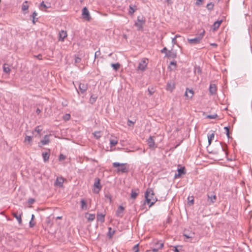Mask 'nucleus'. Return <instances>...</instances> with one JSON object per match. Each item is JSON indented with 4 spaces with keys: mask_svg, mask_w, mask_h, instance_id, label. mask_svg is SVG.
Masks as SVG:
<instances>
[{
    "mask_svg": "<svg viewBox=\"0 0 252 252\" xmlns=\"http://www.w3.org/2000/svg\"><path fill=\"white\" fill-rule=\"evenodd\" d=\"M36 112L37 114H39L41 112V111L39 108H37L36 110Z\"/></svg>",
    "mask_w": 252,
    "mask_h": 252,
    "instance_id": "63",
    "label": "nucleus"
},
{
    "mask_svg": "<svg viewBox=\"0 0 252 252\" xmlns=\"http://www.w3.org/2000/svg\"><path fill=\"white\" fill-rule=\"evenodd\" d=\"M105 214L102 213H97V220L101 222H104L105 221Z\"/></svg>",
    "mask_w": 252,
    "mask_h": 252,
    "instance_id": "18",
    "label": "nucleus"
},
{
    "mask_svg": "<svg viewBox=\"0 0 252 252\" xmlns=\"http://www.w3.org/2000/svg\"><path fill=\"white\" fill-rule=\"evenodd\" d=\"M172 42L173 44H176V43H177L176 39L174 37L173 38H172Z\"/></svg>",
    "mask_w": 252,
    "mask_h": 252,
    "instance_id": "58",
    "label": "nucleus"
},
{
    "mask_svg": "<svg viewBox=\"0 0 252 252\" xmlns=\"http://www.w3.org/2000/svg\"><path fill=\"white\" fill-rule=\"evenodd\" d=\"M133 250L134 252H139L138 244H137L133 247Z\"/></svg>",
    "mask_w": 252,
    "mask_h": 252,
    "instance_id": "48",
    "label": "nucleus"
},
{
    "mask_svg": "<svg viewBox=\"0 0 252 252\" xmlns=\"http://www.w3.org/2000/svg\"><path fill=\"white\" fill-rule=\"evenodd\" d=\"M95 214H89L88 213H86L85 214V218L89 221H93L95 219Z\"/></svg>",
    "mask_w": 252,
    "mask_h": 252,
    "instance_id": "19",
    "label": "nucleus"
},
{
    "mask_svg": "<svg viewBox=\"0 0 252 252\" xmlns=\"http://www.w3.org/2000/svg\"><path fill=\"white\" fill-rule=\"evenodd\" d=\"M184 236H185L186 238H191L193 237L194 233H189V234H187L186 233H184Z\"/></svg>",
    "mask_w": 252,
    "mask_h": 252,
    "instance_id": "39",
    "label": "nucleus"
},
{
    "mask_svg": "<svg viewBox=\"0 0 252 252\" xmlns=\"http://www.w3.org/2000/svg\"><path fill=\"white\" fill-rule=\"evenodd\" d=\"M42 130V129L41 128L40 126H37L35 128V131H36L38 134L40 133Z\"/></svg>",
    "mask_w": 252,
    "mask_h": 252,
    "instance_id": "43",
    "label": "nucleus"
},
{
    "mask_svg": "<svg viewBox=\"0 0 252 252\" xmlns=\"http://www.w3.org/2000/svg\"><path fill=\"white\" fill-rule=\"evenodd\" d=\"M36 57L39 60H42V55L40 54H39Z\"/></svg>",
    "mask_w": 252,
    "mask_h": 252,
    "instance_id": "62",
    "label": "nucleus"
},
{
    "mask_svg": "<svg viewBox=\"0 0 252 252\" xmlns=\"http://www.w3.org/2000/svg\"><path fill=\"white\" fill-rule=\"evenodd\" d=\"M221 23H222V20L217 21L215 22L213 24L214 30L215 31L217 29H218L219 28V27L220 26V25L221 24Z\"/></svg>",
    "mask_w": 252,
    "mask_h": 252,
    "instance_id": "28",
    "label": "nucleus"
},
{
    "mask_svg": "<svg viewBox=\"0 0 252 252\" xmlns=\"http://www.w3.org/2000/svg\"><path fill=\"white\" fill-rule=\"evenodd\" d=\"M148 144L149 147L151 149H154L156 148L155 141L153 139V137L150 136L148 139Z\"/></svg>",
    "mask_w": 252,
    "mask_h": 252,
    "instance_id": "15",
    "label": "nucleus"
},
{
    "mask_svg": "<svg viewBox=\"0 0 252 252\" xmlns=\"http://www.w3.org/2000/svg\"><path fill=\"white\" fill-rule=\"evenodd\" d=\"M214 138V133H212V134H210L209 135H208V143H209V145L211 144V143L212 141L213 140Z\"/></svg>",
    "mask_w": 252,
    "mask_h": 252,
    "instance_id": "38",
    "label": "nucleus"
},
{
    "mask_svg": "<svg viewBox=\"0 0 252 252\" xmlns=\"http://www.w3.org/2000/svg\"><path fill=\"white\" fill-rule=\"evenodd\" d=\"M217 201V196L213 193H209L207 194V200L206 205L210 206L213 205Z\"/></svg>",
    "mask_w": 252,
    "mask_h": 252,
    "instance_id": "3",
    "label": "nucleus"
},
{
    "mask_svg": "<svg viewBox=\"0 0 252 252\" xmlns=\"http://www.w3.org/2000/svg\"><path fill=\"white\" fill-rule=\"evenodd\" d=\"M145 197L146 201L149 204V207L153 206L158 200L152 188L147 189L145 193Z\"/></svg>",
    "mask_w": 252,
    "mask_h": 252,
    "instance_id": "1",
    "label": "nucleus"
},
{
    "mask_svg": "<svg viewBox=\"0 0 252 252\" xmlns=\"http://www.w3.org/2000/svg\"><path fill=\"white\" fill-rule=\"evenodd\" d=\"M49 142V135H46L44 136V139L41 140V143L42 145H47Z\"/></svg>",
    "mask_w": 252,
    "mask_h": 252,
    "instance_id": "25",
    "label": "nucleus"
},
{
    "mask_svg": "<svg viewBox=\"0 0 252 252\" xmlns=\"http://www.w3.org/2000/svg\"><path fill=\"white\" fill-rule=\"evenodd\" d=\"M12 215L14 218H15L17 219V220L18 221L19 224H21L22 222V218H21L22 214L18 215L17 213L14 212V213H12Z\"/></svg>",
    "mask_w": 252,
    "mask_h": 252,
    "instance_id": "20",
    "label": "nucleus"
},
{
    "mask_svg": "<svg viewBox=\"0 0 252 252\" xmlns=\"http://www.w3.org/2000/svg\"><path fill=\"white\" fill-rule=\"evenodd\" d=\"M96 98H97V96L94 95V94H92L91 96V97H90V102L91 103V104H93L94 103L95 101H96Z\"/></svg>",
    "mask_w": 252,
    "mask_h": 252,
    "instance_id": "34",
    "label": "nucleus"
},
{
    "mask_svg": "<svg viewBox=\"0 0 252 252\" xmlns=\"http://www.w3.org/2000/svg\"><path fill=\"white\" fill-rule=\"evenodd\" d=\"M205 33V31L203 30L202 32H201L199 36H201V39H202L203 36H204Z\"/></svg>",
    "mask_w": 252,
    "mask_h": 252,
    "instance_id": "60",
    "label": "nucleus"
},
{
    "mask_svg": "<svg viewBox=\"0 0 252 252\" xmlns=\"http://www.w3.org/2000/svg\"><path fill=\"white\" fill-rule=\"evenodd\" d=\"M217 117V114H215L214 115H208L206 116V118L211 119H216Z\"/></svg>",
    "mask_w": 252,
    "mask_h": 252,
    "instance_id": "41",
    "label": "nucleus"
},
{
    "mask_svg": "<svg viewBox=\"0 0 252 252\" xmlns=\"http://www.w3.org/2000/svg\"><path fill=\"white\" fill-rule=\"evenodd\" d=\"M214 4L213 2L208 3L207 4L206 7L209 10H212L214 8Z\"/></svg>",
    "mask_w": 252,
    "mask_h": 252,
    "instance_id": "36",
    "label": "nucleus"
},
{
    "mask_svg": "<svg viewBox=\"0 0 252 252\" xmlns=\"http://www.w3.org/2000/svg\"><path fill=\"white\" fill-rule=\"evenodd\" d=\"M70 118V115L69 114H65L63 117V119L65 121L69 120Z\"/></svg>",
    "mask_w": 252,
    "mask_h": 252,
    "instance_id": "45",
    "label": "nucleus"
},
{
    "mask_svg": "<svg viewBox=\"0 0 252 252\" xmlns=\"http://www.w3.org/2000/svg\"><path fill=\"white\" fill-rule=\"evenodd\" d=\"M111 65L113 67V68L116 71L118 70L120 67V64L119 63H112Z\"/></svg>",
    "mask_w": 252,
    "mask_h": 252,
    "instance_id": "33",
    "label": "nucleus"
},
{
    "mask_svg": "<svg viewBox=\"0 0 252 252\" xmlns=\"http://www.w3.org/2000/svg\"><path fill=\"white\" fill-rule=\"evenodd\" d=\"M110 146L113 147L118 143V141L115 139H110Z\"/></svg>",
    "mask_w": 252,
    "mask_h": 252,
    "instance_id": "40",
    "label": "nucleus"
},
{
    "mask_svg": "<svg viewBox=\"0 0 252 252\" xmlns=\"http://www.w3.org/2000/svg\"><path fill=\"white\" fill-rule=\"evenodd\" d=\"M218 146L221 152H224L226 155H227V152L226 151V148H227V146L226 145L225 146V147H224L221 145V143H220Z\"/></svg>",
    "mask_w": 252,
    "mask_h": 252,
    "instance_id": "29",
    "label": "nucleus"
},
{
    "mask_svg": "<svg viewBox=\"0 0 252 252\" xmlns=\"http://www.w3.org/2000/svg\"><path fill=\"white\" fill-rule=\"evenodd\" d=\"M29 225L31 227H32L34 226L35 223L32 222V220H31L30 222Z\"/></svg>",
    "mask_w": 252,
    "mask_h": 252,
    "instance_id": "56",
    "label": "nucleus"
},
{
    "mask_svg": "<svg viewBox=\"0 0 252 252\" xmlns=\"http://www.w3.org/2000/svg\"><path fill=\"white\" fill-rule=\"evenodd\" d=\"M3 71L6 73H9L11 70L10 68L9 67L8 65L7 64H4L3 66Z\"/></svg>",
    "mask_w": 252,
    "mask_h": 252,
    "instance_id": "30",
    "label": "nucleus"
},
{
    "mask_svg": "<svg viewBox=\"0 0 252 252\" xmlns=\"http://www.w3.org/2000/svg\"><path fill=\"white\" fill-rule=\"evenodd\" d=\"M28 1L26 0L25 1L22 5V11L24 12V14H26L28 13L27 11L29 8V5L28 4Z\"/></svg>",
    "mask_w": 252,
    "mask_h": 252,
    "instance_id": "16",
    "label": "nucleus"
},
{
    "mask_svg": "<svg viewBox=\"0 0 252 252\" xmlns=\"http://www.w3.org/2000/svg\"><path fill=\"white\" fill-rule=\"evenodd\" d=\"M169 50H167V49L166 48V47H164L161 50V53H165V54H166V53Z\"/></svg>",
    "mask_w": 252,
    "mask_h": 252,
    "instance_id": "53",
    "label": "nucleus"
},
{
    "mask_svg": "<svg viewBox=\"0 0 252 252\" xmlns=\"http://www.w3.org/2000/svg\"><path fill=\"white\" fill-rule=\"evenodd\" d=\"M186 174L185 168L184 167H182L178 169V173L175 174L174 178H180L182 175H184Z\"/></svg>",
    "mask_w": 252,
    "mask_h": 252,
    "instance_id": "13",
    "label": "nucleus"
},
{
    "mask_svg": "<svg viewBox=\"0 0 252 252\" xmlns=\"http://www.w3.org/2000/svg\"><path fill=\"white\" fill-rule=\"evenodd\" d=\"M65 158H66V157L64 155H63V154H60V155L59 156V159L60 161L63 160L65 159Z\"/></svg>",
    "mask_w": 252,
    "mask_h": 252,
    "instance_id": "49",
    "label": "nucleus"
},
{
    "mask_svg": "<svg viewBox=\"0 0 252 252\" xmlns=\"http://www.w3.org/2000/svg\"><path fill=\"white\" fill-rule=\"evenodd\" d=\"M153 252H158V249H154L152 250Z\"/></svg>",
    "mask_w": 252,
    "mask_h": 252,
    "instance_id": "64",
    "label": "nucleus"
},
{
    "mask_svg": "<svg viewBox=\"0 0 252 252\" xmlns=\"http://www.w3.org/2000/svg\"><path fill=\"white\" fill-rule=\"evenodd\" d=\"M35 202V199L33 198H30L28 200V203L29 204H32Z\"/></svg>",
    "mask_w": 252,
    "mask_h": 252,
    "instance_id": "52",
    "label": "nucleus"
},
{
    "mask_svg": "<svg viewBox=\"0 0 252 252\" xmlns=\"http://www.w3.org/2000/svg\"><path fill=\"white\" fill-rule=\"evenodd\" d=\"M108 230V236L110 238H111L115 234V231L113 230L111 227H109Z\"/></svg>",
    "mask_w": 252,
    "mask_h": 252,
    "instance_id": "31",
    "label": "nucleus"
},
{
    "mask_svg": "<svg viewBox=\"0 0 252 252\" xmlns=\"http://www.w3.org/2000/svg\"><path fill=\"white\" fill-rule=\"evenodd\" d=\"M203 0H197L196 1V4L197 5H199L201 4Z\"/></svg>",
    "mask_w": 252,
    "mask_h": 252,
    "instance_id": "55",
    "label": "nucleus"
},
{
    "mask_svg": "<svg viewBox=\"0 0 252 252\" xmlns=\"http://www.w3.org/2000/svg\"><path fill=\"white\" fill-rule=\"evenodd\" d=\"M82 17L83 19L88 21H89L91 19L89 11L86 7H84L82 9Z\"/></svg>",
    "mask_w": 252,
    "mask_h": 252,
    "instance_id": "6",
    "label": "nucleus"
},
{
    "mask_svg": "<svg viewBox=\"0 0 252 252\" xmlns=\"http://www.w3.org/2000/svg\"><path fill=\"white\" fill-rule=\"evenodd\" d=\"M174 252H180L179 250L177 249V246H175V247H174Z\"/></svg>",
    "mask_w": 252,
    "mask_h": 252,
    "instance_id": "61",
    "label": "nucleus"
},
{
    "mask_svg": "<svg viewBox=\"0 0 252 252\" xmlns=\"http://www.w3.org/2000/svg\"><path fill=\"white\" fill-rule=\"evenodd\" d=\"M100 179L98 178H96L94 179V191L95 193H98L99 191L101 190L102 186L100 185Z\"/></svg>",
    "mask_w": 252,
    "mask_h": 252,
    "instance_id": "5",
    "label": "nucleus"
},
{
    "mask_svg": "<svg viewBox=\"0 0 252 252\" xmlns=\"http://www.w3.org/2000/svg\"><path fill=\"white\" fill-rule=\"evenodd\" d=\"M134 124V122H132L131 121L128 120L127 122V125L129 126H133Z\"/></svg>",
    "mask_w": 252,
    "mask_h": 252,
    "instance_id": "54",
    "label": "nucleus"
},
{
    "mask_svg": "<svg viewBox=\"0 0 252 252\" xmlns=\"http://www.w3.org/2000/svg\"><path fill=\"white\" fill-rule=\"evenodd\" d=\"M216 91H217V89H216V87L215 85L214 84H211L210 85V87H209L210 93L212 94H215Z\"/></svg>",
    "mask_w": 252,
    "mask_h": 252,
    "instance_id": "24",
    "label": "nucleus"
},
{
    "mask_svg": "<svg viewBox=\"0 0 252 252\" xmlns=\"http://www.w3.org/2000/svg\"><path fill=\"white\" fill-rule=\"evenodd\" d=\"M145 23V19L143 17L138 16L137 21L135 22V26L137 28L138 30L142 29L143 25Z\"/></svg>",
    "mask_w": 252,
    "mask_h": 252,
    "instance_id": "4",
    "label": "nucleus"
},
{
    "mask_svg": "<svg viewBox=\"0 0 252 252\" xmlns=\"http://www.w3.org/2000/svg\"><path fill=\"white\" fill-rule=\"evenodd\" d=\"M139 193V191L138 189H132L131 192V198L133 199H135Z\"/></svg>",
    "mask_w": 252,
    "mask_h": 252,
    "instance_id": "17",
    "label": "nucleus"
},
{
    "mask_svg": "<svg viewBox=\"0 0 252 252\" xmlns=\"http://www.w3.org/2000/svg\"><path fill=\"white\" fill-rule=\"evenodd\" d=\"M81 207L82 210H86L87 208V204L86 201L84 199L81 200Z\"/></svg>",
    "mask_w": 252,
    "mask_h": 252,
    "instance_id": "26",
    "label": "nucleus"
},
{
    "mask_svg": "<svg viewBox=\"0 0 252 252\" xmlns=\"http://www.w3.org/2000/svg\"><path fill=\"white\" fill-rule=\"evenodd\" d=\"M79 89L81 93L84 94L88 89V84L80 83L79 85Z\"/></svg>",
    "mask_w": 252,
    "mask_h": 252,
    "instance_id": "12",
    "label": "nucleus"
},
{
    "mask_svg": "<svg viewBox=\"0 0 252 252\" xmlns=\"http://www.w3.org/2000/svg\"><path fill=\"white\" fill-rule=\"evenodd\" d=\"M129 10L128 11V13L129 14L132 15L136 10V6L131 4L129 5Z\"/></svg>",
    "mask_w": 252,
    "mask_h": 252,
    "instance_id": "27",
    "label": "nucleus"
},
{
    "mask_svg": "<svg viewBox=\"0 0 252 252\" xmlns=\"http://www.w3.org/2000/svg\"><path fill=\"white\" fill-rule=\"evenodd\" d=\"M157 245H158V249H161L163 247V246H164V244L163 243H157L156 244Z\"/></svg>",
    "mask_w": 252,
    "mask_h": 252,
    "instance_id": "50",
    "label": "nucleus"
},
{
    "mask_svg": "<svg viewBox=\"0 0 252 252\" xmlns=\"http://www.w3.org/2000/svg\"><path fill=\"white\" fill-rule=\"evenodd\" d=\"M201 40V36H197L194 38H188V40L190 44H197L200 43Z\"/></svg>",
    "mask_w": 252,
    "mask_h": 252,
    "instance_id": "9",
    "label": "nucleus"
},
{
    "mask_svg": "<svg viewBox=\"0 0 252 252\" xmlns=\"http://www.w3.org/2000/svg\"><path fill=\"white\" fill-rule=\"evenodd\" d=\"M125 208L122 206H119L116 212V216L118 217L122 218L123 216Z\"/></svg>",
    "mask_w": 252,
    "mask_h": 252,
    "instance_id": "10",
    "label": "nucleus"
},
{
    "mask_svg": "<svg viewBox=\"0 0 252 252\" xmlns=\"http://www.w3.org/2000/svg\"><path fill=\"white\" fill-rule=\"evenodd\" d=\"M165 57L169 59H175L177 57L176 51L173 50H169L165 55Z\"/></svg>",
    "mask_w": 252,
    "mask_h": 252,
    "instance_id": "8",
    "label": "nucleus"
},
{
    "mask_svg": "<svg viewBox=\"0 0 252 252\" xmlns=\"http://www.w3.org/2000/svg\"><path fill=\"white\" fill-rule=\"evenodd\" d=\"M94 136L96 139H99L101 136V132L100 131H95L94 133Z\"/></svg>",
    "mask_w": 252,
    "mask_h": 252,
    "instance_id": "37",
    "label": "nucleus"
},
{
    "mask_svg": "<svg viewBox=\"0 0 252 252\" xmlns=\"http://www.w3.org/2000/svg\"><path fill=\"white\" fill-rule=\"evenodd\" d=\"M148 60L147 59H143L139 63L138 66V69L141 70H144L148 64Z\"/></svg>",
    "mask_w": 252,
    "mask_h": 252,
    "instance_id": "7",
    "label": "nucleus"
},
{
    "mask_svg": "<svg viewBox=\"0 0 252 252\" xmlns=\"http://www.w3.org/2000/svg\"><path fill=\"white\" fill-rule=\"evenodd\" d=\"M100 51H99V50H98V51H96V52L95 53V55H94V58H95V59L96 58V57H97V56H98V55H100Z\"/></svg>",
    "mask_w": 252,
    "mask_h": 252,
    "instance_id": "57",
    "label": "nucleus"
},
{
    "mask_svg": "<svg viewBox=\"0 0 252 252\" xmlns=\"http://www.w3.org/2000/svg\"><path fill=\"white\" fill-rule=\"evenodd\" d=\"M81 59L80 58H79L78 57H76L75 59V63H78L80 62Z\"/></svg>",
    "mask_w": 252,
    "mask_h": 252,
    "instance_id": "51",
    "label": "nucleus"
},
{
    "mask_svg": "<svg viewBox=\"0 0 252 252\" xmlns=\"http://www.w3.org/2000/svg\"><path fill=\"white\" fill-rule=\"evenodd\" d=\"M105 201L109 202V203L111 202L112 198L111 195L109 193H106L105 194Z\"/></svg>",
    "mask_w": 252,
    "mask_h": 252,
    "instance_id": "32",
    "label": "nucleus"
},
{
    "mask_svg": "<svg viewBox=\"0 0 252 252\" xmlns=\"http://www.w3.org/2000/svg\"><path fill=\"white\" fill-rule=\"evenodd\" d=\"M114 167H118L117 172L127 173L128 171V166L126 163H120L119 162L113 163Z\"/></svg>",
    "mask_w": 252,
    "mask_h": 252,
    "instance_id": "2",
    "label": "nucleus"
},
{
    "mask_svg": "<svg viewBox=\"0 0 252 252\" xmlns=\"http://www.w3.org/2000/svg\"><path fill=\"white\" fill-rule=\"evenodd\" d=\"M37 15V13L36 12V11H34L32 15V23L34 24L37 21V18H35Z\"/></svg>",
    "mask_w": 252,
    "mask_h": 252,
    "instance_id": "35",
    "label": "nucleus"
},
{
    "mask_svg": "<svg viewBox=\"0 0 252 252\" xmlns=\"http://www.w3.org/2000/svg\"><path fill=\"white\" fill-rule=\"evenodd\" d=\"M42 156L45 162H47L49 160L50 157V153L49 152H43L42 154Z\"/></svg>",
    "mask_w": 252,
    "mask_h": 252,
    "instance_id": "21",
    "label": "nucleus"
},
{
    "mask_svg": "<svg viewBox=\"0 0 252 252\" xmlns=\"http://www.w3.org/2000/svg\"><path fill=\"white\" fill-rule=\"evenodd\" d=\"M193 95V91L187 88L185 93V95L188 97L191 98Z\"/></svg>",
    "mask_w": 252,
    "mask_h": 252,
    "instance_id": "23",
    "label": "nucleus"
},
{
    "mask_svg": "<svg viewBox=\"0 0 252 252\" xmlns=\"http://www.w3.org/2000/svg\"><path fill=\"white\" fill-rule=\"evenodd\" d=\"M224 129L225 130V131H226V134L227 136V137L228 138H229V128L227 127V126H225L224 127Z\"/></svg>",
    "mask_w": 252,
    "mask_h": 252,
    "instance_id": "46",
    "label": "nucleus"
},
{
    "mask_svg": "<svg viewBox=\"0 0 252 252\" xmlns=\"http://www.w3.org/2000/svg\"><path fill=\"white\" fill-rule=\"evenodd\" d=\"M195 72H197L198 74L201 73V69L199 66L196 67L195 70Z\"/></svg>",
    "mask_w": 252,
    "mask_h": 252,
    "instance_id": "47",
    "label": "nucleus"
},
{
    "mask_svg": "<svg viewBox=\"0 0 252 252\" xmlns=\"http://www.w3.org/2000/svg\"><path fill=\"white\" fill-rule=\"evenodd\" d=\"M67 34L66 31L62 30L59 33V40L63 41L64 39L67 36Z\"/></svg>",
    "mask_w": 252,
    "mask_h": 252,
    "instance_id": "14",
    "label": "nucleus"
},
{
    "mask_svg": "<svg viewBox=\"0 0 252 252\" xmlns=\"http://www.w3.org/2000/svg\"><path fill=\"white\" fill-rule=\"evenodd\" d=\"M170 64V65H173L175 67H176V62H175V61L171 62Z\"/></svg>",
    "mask_w": 252,
    "mask_h": 252,
    "instance_id": "59",
    "label": "nucleus"
},
{
    "mask_svg": "<svg viewBox=\"0 0 252 252\" xmlns=\"http://www.w3.org/2000/svg\"><path fill=\"white\" fill-rule=\"evenodd\" d=\"M32 137L30 136H26L25 138V142H28L30 143L32 141Z\"/></svg>",
    "mask_w": 252,
    "mask_h": 252,
    "instance_id": "42",
    "label": "nucleus"
},
{
    "mask_svg": "<svg viewBox=\"0 0 252 252\" xmlns=\"http://www.w3.org/2000/svg\"><path fill=\"white\" fill-rule=\"evenodd\" d=\"M42 7H43L44 8H48V7L45 4L44 1H42L40 4V8L41 10H43V9L42 8Z\"/></svg>",
    "mask_w": 252,
    "mask_h": 252,
    "instance_id": "44",
    "label": "nucleus"
},
{
    "mask_svg": "<svg viewBox=\"0 0 252 252\" xmlns=\"http://www.w3.org/2000/svg\"><path fill=\"white\" fill-rule=\"evenodd\" d=\"M175 88V85L173 82H168L166 86V89L172 92Z\"/></svg>",
    "mask_w": 252,
    "mask_h": 252,
    "instance_id": "22",
    "label": "nucleus"
},
{
    "mask_svg": "<svg viewBox=\"0 0 252 252\" xmlns=\"http://www.w3.org/2000/svg\"><path fill=\"white\" fill-rule=\"evenodd\" d=\"M64 182V179L62 177H58L54 183L55 186L62 187Z\"/></svg>",
    "mask_w": 252,
    "mask_h": 252,
    "instance_id": "11",
    "label": "nucleus"
}]
</instances>
